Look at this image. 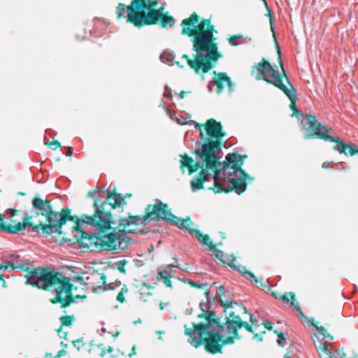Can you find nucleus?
<instances>
[{"instance_id":"obj_19","label":"nucleus","mask_w":358,"mask_h":358,"mask_svg":"<svg viewBox=\"0 0 358 358\" xmlns=\"http://www.w3.org/2000/svg\"><path fill=\"white\" fill-rule=\"evenodd\" d=\"M313 340L315 347L320 358L326 356L325 354L328 352V350L330 348H332V345L331 343H327V342L323 341L316 336L313 338Z\"/></svg>"},{"instance_id":"obj_28","label":"nucleus","mask_w":358,"mask_h":358,"mask_svg":"<svg viewBox=\"0 0 358 358\" xmlns=\"http://www.w3.org/2000/svg\"><path fill=\"white\" fill-rule=\"evenodd\" d=\"M220 303L222 306H224L226 309L227 308H233L234 306L233 304L236 305L240 308L241 310H243V313H246L247 310L245 306H239L236 302H233L232 301L227 300L226 301H223L222 300H220Z\"/></svg>"},{"instance_id":"obj_59","label":"nucleus","mask_w":358,"mask_h":358,"mask_svg":"<svg viewBox=\"0 0 358 358\" xmlns=\"http://www.w3.org/2000/svg\"><path fill=\"white\" fill-rule=\"evenodd\" d=\"M173 259L175 262H178V259H177V257H174L173 258Z\"/></svg>"},{"instance_id":"obj_3","label":"nucleus","mask_w":358,"mask_h":358,"mask_svg":"<svg viewBox=\"0 0 358 358\" xmlns=\"http://www.w3.org/2000/svg\"><path fill=\"white\" fill-rule=\"evenodd\" d=\"M32 210L27 212L33 221V231L46 235H58L63 241L80 242L83 245L87 234L83 231L78 217L71 215V209L63 208L60 212L53 210L52 200L35 196L31 201Z\"/></svg>"},{"instance_id":"obj_34","label":"nucleus","mask_w":358,"mask_h":358,"mask_svg":"<svg viewBox=\"0 0 358 358\" xmlns=\"http://www.w3.org/2000/svg\"><path fill=\"white\" fill-rule=\"evenodd\" d=\"M225 261L223 263L227 264L229 266H232L236 262V257L234 255H225Z\"/></svg>"},{"instance_id":"obj_21","label":"nucleus","mask_w":358,"mask_h":358,"mask_svg":"<svg viewBox=\"0 0 358 358\" xmlns=\"http://www.w3.org/2000/svg\"><path fill=\"white\" fill-rule=\"evenodd\" d=\"M189 232L191 234H194L199 241L203 245H207L209 250H214L215 248V245H214L212 242L209 241V236L207 234L203 235L199 230L194 229H189Z\"/></svg>"},{"instance_id":"obj_56","label":"nucleus","mask_w":358,"mask_h":358,"mask_svg":"<svg viewBox=\"0 0 358 358\" xmlns=\"http://www.w3.org/2000/svg\"><path fill=\"white\" fill-rule=\"evenodd\" d=\"M208 295H209V292H208V290H206V291L205 292V296H206V298H208Z\"/></svg>"},{"instance_id":"obj_25","label":"nucleus","mask_w":358,"mask_h":358,"mask_svg":"<svg viewBox=\"0 0 358 358\" xmlns=\"http://www.w3.org/2000/svg\"><path fill=\"white\" fill-rule=\"evenodd\" d=\"M167 272L166 271H159L156 275V279L159 280H162L164 283L167 287H172V282L171 278L172 276L166 275Z\"/></svg>"},{"instance_id":"obj_11","label":"nucleus","mask_w":358,"mask_h":358,"mask_svg":"<svg viewBox=\"0 0 358 358\" xmlns=\"http://www.w3.org/2000/svg\"><path fill=\"white\" fill-rule=\"evenodd\" d=\"M184 334L187 337V342L194 348H198L203 343L209 329L203 323L191 322V325H184Z\"/></svg>"},{"instance_id":"obj_44","label":"nucleus","mask_w":358,"mask_h":358,"mask_svg":"<svg viewBox=\"0 0 358 358\" xmlns=\"http://www.w3.org/2000/svg\"><path fill=\"white\" fill-rule=\"evenodd\" d=\"M264 2H265V4L266 6V8L268 9V15L269 16V18H270V23L272 24V22L273 21V16L272 12L271 10V9H269V8L268 7V5H267V3L266 2V0H264Z\"/></svg>"},{"instance_id":"obj_60","label":"nucleus","mask_w":358,"mask_h":358,"mask_svg":"<svg viewBox=\"0 0 358 358\" xmlns=\"http://www.w3.org/2000/svg\"><path fill=\"white\" fill-rule=\"evenodd\" d=\"M164 96H165V97H169V94H166V93H165V94H164Z\"/></svg>"},{"instance_id":"obj_14","label":"nucleus","mask_w":358,"mask_h":358,"mask_svg":"<svg viewBox=\"0 0 358 358\" xmlns=\"http://www.w3.org/2000/svg\"><path fill=\"white\" fill-rule=\"evenodd\" d=\"M17 210L15 209H10V212L11 214V216L9 219V222L7 223L3 220V224L6 227L10 226V227L15 228L16 227H18L17 229H15L13 231H6L8 234H15L19 233L20 231H22L26 229L27 227H30L31 229L33 230V221H31V218L29 217L27 212L24 213V215L22 218V222H18L16 219H14V217L17 213Z\"/></svg>"},{"instance_id":"obj_45","label":"nucleus","mask_w":358,"mask_h":358,"mask_svg":"<svg viewBox=\"0 0 358 358\" xmlns=\"http://www.w3.org/2000/svg\"><path fill=\"white\" fill-rule=\"evenodd\" d=\"M218 289H219V296H220V297L223 296L224 295V294H225L224 287L223 285H220Z\"/></svg>"},{"instance_id":"obj_22","label":"nucleus","mask_w":358,"mask_h":358,"mask_svg":"<svg viewBox=\"0 0 358 358\" xmlns=\"http://www.w3.org/2000/svg\"><path fill=\"white\" fill-rule=\"evenodd\" d=\"M97 348L100 350L99 355L101 357H103L106 355V353L110 354V357L113 358L117 357L119 355H121L122 356L125 355L124 352H121L120 350H118L115 354H112L114 351L113 348L111 346H106L104 343H99L97 345Z\"/></svg>"},{"instance_id":"obj_7","label":"nucleus","mask_w":358,"mask_h":358,"mask_svg":"<svg viewBox=\"0 0 358 358\" xmlns=\"http://www.w3.org/2000/svg\"><path fill=\"white\" fill-rule=\"evenodd\" d=\"M151 220L169 222L181 229H187L189 231V229H191L189 226L192 222L189 217L182 219L174 215L167 203L157 201L155 204L147 205L143 216H135L124 220V229H126L129 232H140L142 234L145 232L140 227Z\"/></svg>"},{"instance_id":"obj_52","label":"nucleus","mask_w":358,"mask_h":358,"mask_svg":"<svg viewBox=\"0 0 358 358\" xmlns=\"http://www.w3.org/2000/svg\"><path fill=\"white\" fill-rule=\"evenodd\" d=\"M196 73H199V71L201 70L203 73L208 72L211 69H194Z\"/></svg>"},{"instance_id":"obj_12","label":"nucleus","mask_w":358,"mask_h":358,"mask_svg":"<svg viewBox=\"0 0 358 358\" xmlns=\"http://www.w3.org/2000/svg\"><path fill=\"white\" fill-rule=\"evenodd\" d=\"M106 276L103 273H99L98 271L94 270L88 273L83 284L97 294L106 290L107 287L110 289H114L115 287L111 284L106 285Z\"/></svg>"},{"instance_id":"obj_20","label":"nucleus","mask_w":358,"mask_h":358,"mask_svg":"<svg viewBox=\"0 0 358 358\" xmlns=\"http://www.w3.org/2000/svg\"><path fill=\"white\" fill-rule=\"evenodd\" d=\"M279 299L283 301L284 302H289L292 306L294 307V308L297 310L299 314L303 317V313L301 306H299V303L295 299V294L293 292H285V294L279 296Z\"/></svg>"},{"instance_id":"obj_18","label":"nucleus","mask_w":358,"mask_h":358,"mask_svg":"<svg viewBox=\"0 0 358 358\" xmlns=\"http://www.w3.org/2000/svg\"><path fill=\"white\" fill-rule=\"evenodd\" d=\"M229 323L230 320L227 317V321L225 322V327L227 328V331L229 336L228 337L224 338V336L222 335V343H223V347L225 345L234 343L235 339L239 338L238 332L236 331V329L233 325L231 327L229 325Z\"/></svg>"},{"instance_id":"obj_40","label":"nucleus","mask_w":358,"mask_h":358,"mask_svg":"<svg viewBox=\"0 0 358 358\" xmlns=\"http://www.w3.org/2000/svg\"><path fill=\"white\" fill-rule=\"evenodd\" d=\"M15 268H16V266H15L14 264H11V263H6V264H0V271L1 269H8V268L14 269Z\"/></svg>"},{"instance_id":"obj_6","label":"nucleus","mask_w":358,"mask_h":358,"mask_svg":"<svg viewBox=\"0 0 358 358\" xmlns=\"http://www.w3.org/2000/svg\"><path fill=\"white\" fill-rule=\"evenodd\" d=\"M159 0H131L129 6L119 3L116 8L117 18H125L136 27L155 24L159 18L163 27L173 26L174 18L164 15Z\"/></svg>"},{"instance_id":"obj_17","label":"nucleus","mask_w":358,"mask_h":358,"mask_svg":"<svg viewBox=\"0 0 358 358\" xmlns=\"http://www.w3.org/2000/svg\"><path fill=\"white\" fill-rule=\"evenodd\" d=\"M227 317L230 320L229 325L231 327L233 325L237 331H238V329L243 327L250 333L254 332L252 327L254 324V320L252 318V315H250V323H247L246 322L243 321L241 317L239 315H236L234 311H230L229 313V316Z\"/></svg>"},{"instance_id":"obj_4","label":"nucleus","mask_w":358,"mask_h":358,"mask_svg":"<svg viewBox=\"0 0 358 358\" xmlns=\"http://www.w3.org/2000/svg\"><path fill=\"white\" fill-rule=\"evenodd\" d=\"M181 26L182 34L194 36V48L196 56L191 59L187 55H183L189 66L212 67L221 55L217 52L216 45L212 43L214 26L210 20L202 19L199 22V15L194 13L182 21Z\"/></svg>"},{"instance_id":"obj_43","label":"nucleus","mask_w":358,"mask_h":358,"mask_svg":"<svg viewBox=\"0 0 358 358\" xmlns=\"http://www.w3.org/2000/svg\"><path fill=\"white\" fill-rule=\"evenodd\" d=\"M143 286L146 287L147 288V291L146 292H141V294H145L146 296H150L152 295V292H150V289L152 288V287L149 285H146V284H143Z\"/></svg>"},{"instance_id":"obj_36","label":"nucleus","mask_w":358,"mask_h":358,"mask_svg":"<svg viewBox=\"0 0 358 358\" xmlns=\"http://www.w3.org/2000/svg\"><path fill=\"white\" fill-rule=\"evenodd\" d=\"M276 45H277L276 57H277V59L278 61V64H279L280 67L282 68L284 66H283V62H282V55H281V52H280V46H279V44L278 43H276Z\"/></svg>"},{"instance_id":"obj_30","label":"nucleus","mask_w":358,"mask_h":358,"mask_svg":"<svg viewBox=\"0 0 358 358\" xmlns=\"http://www.w3.org/2000/svg\"><path fill=\"white\" fill-rule=\"evenodd\" d=\"M313 325L316 327L317 330L324 336V338L333 339V337L327 332V329L322 326H318V322H312Z\"/></svg>"},{"instance_id":"obj_47","label":"nucleus","mask_w":358,"mask_h":358,"mask_svg":"<svg viewBox=\"0 0 358 358\" xmlns=\"http://www.w3.org/2000/svg\"><path fill=\"white\" fill-rule=\"evenodd\" d=\"M349 154L351 155V156H353L356 154H358V148H351L350 150H349Z\"/></svg>"},{"instance_id":"obj_49","label":"nucleus","mask_w":358,"mask_h":358,"mask_svg":"<svg viewBox=\"0 0 358 358\" xmlns=\"http://www.w3.org/2000/svg\"><path fill=\"white\" fill-rule=\"evenodd\" d=\"M136 354V345H134L131 348V352L129 353L128 356L129 357H132L134 355Z\"/></svg>"},{"instance_id":"obj_33","label":"nucleus","mask_w":358,"mask_h":358,"mask_svg":"<svg viewBox=\"0 0 358 358\" xmlns=\"http://www.w3.org/2000/svg\"><path fill=\"white\" fill-rule=\"evenodd\" d=\"M212 250L213 251L214 255L217 259H219L222 262H224L225 261V259H224L225 255L222 250L217 249L216 247L215 248L214 250Z\"/></svg>"},{"instance_id":"obj_50","label":"nucleus","mask_w":358,"mask_h":358,"mask_svg":"<svg viewBox=\"0 0 358 358\" xmlns=\"http://www.w3.org/2000/svg\"><path fill=\"white\" fill-rule=\"evenodd\" d=\"M253 339H256L258 341H262V336L261 334H255L252 337Z\"/></svg>"},{"instance_id":"obj_9","label":"nucleus","mask_w":358,"mask_h":358,"mask_svg":"<svg viewBox=\"0 0 358 358\" xmlns=\"http://www.w3.org/2000/svg\"><path fill=\"white\" fill-rule=\"evenodd\" d=\"M303 129L309 131V134H304L305 139L317 138L322 139L325 141L334 142L336 145L334 150L338 151L340 154L346 155V150L348 151L351 148H356L354 145L345 144L338 137H334L328 134V129L326 126L322 125L315 115L307 114L305 117L303 122Z\"/></svg>"},{"instance_id":"obj_10","label":"nucleus","mask_w":358,"mask_h":358,"mask_svg":"<svg viewBox=\"0 0 358 358\" xmlns=\"http://www.w3.org/2000/svg\"><path fill=\"white\" fill-rule=\"evenodd\" d=\"M180 157L182 158L180 163V169L182 172H184L185 169L187 168L189 174L191 175L199 169H201L195 179L192 180L191 186L194 189H203V182L208 179V170H209L205 166L204 162H203V164H201L200 161H197L194 163V159L187 155H180Z\"/></svg>"},{"instance_id":"obj_61","label":"nucleus","mask_w":358,"mask_h":358,"mask_svg":"<svg viewBox=\"0 0 358 358\" xmlns=\"http://www.w3.org/2000/svg\"><path fill=\"white\" fill-rule=\"evenodd\" d=\"M285 358H289V357H288L287 355H285Z\"/></svg>"},{"instance_id":"obj_8","label":"nucleus","mask_w":358,"mask_h":358,"mask_svg":"<svg viewBox=\"0 0 358 358\" xmlns=\"http://www.w3.org/2000/svg\"><path fill=\"white\" fill-rule=\"evenodd\" d=\"M257 80H264L280 89L290 100L289 108L293 115L299 113L296 108L297 94L286 75L285 69H257Z\"/></svg>"},{"instance_id":"obj_5","label":"nucleus","mask_w":358,"mask_h":358,"mask_svg":"<svg viewBox=\"0 0 358 358\" xmlns=\"http://www.w3.org/2000/svg\"><path fill=\"white\" fill-rule=\"evenodd\" d=\"M26 283L45 291L55 287V296L50 299L53 304L60 303L66 308L76 301V299H86V295H72V284L69 278L49 268L38 267L27 272Z\"/></svg>"},{"instance_id":"obj_13","label":"nucleus","mask_w":358,"mask_h":358,"mask_svg":"<svg viewBox=\"0 0 358 358\" xmlns=\"http://www.w3.org/2000/svg\"><path fill=\"white\" fill-rule=\"evenodd\" d=\"M202 345H204L206 351L208 353L213 355L221 353L223 348L222 334L210 329Z\"/></svg>"},{"instance_id":"obj_29","label":"nucleus","mask_w":358,"mask_h":358,"mask_svg":"<svg viewBox=\"0 0 358 358\" xmlns=\"http://www.w3.org/2000/svg\"><path fill=\"white\" fill-rule=\"evenodd\" d=\"M5 220V215L2 213H0V231H13L17 229L18 227L15 228L10 227V226L6 227L3 224V220Z\"/></svg>"},{"instance_id":"obj_32","label":"nucleus","mask_w":358,"mask_h":358,"mask_svg":"<svg viewBox=\"0 0 358 358\" xmlns=\"http://www.w3.org/2000/svg\"><path fill=\"white\" fill-rule=\"evenodd\" d=\"M73 346L77 348L78 350H80L81 349L84 348L85 346V343H84L83 338H78L76 341H73L72 342Z\"/></svg>"},{"instance_id":"obj_27","label":"nucleus","mask_w":358,"mask_h":358,"mask_svg":"<svg viewBox=\"0 0 358 358\" xmlns=\"http://www.w3.org/2000/svg\"><path fill=\"white\" fill-rule=\"evenodd\" d=\"M118 287H120V285H119ZM128 292L129 289L127 288V285H122L116 296V300L120 303H123L125 301L124 294H127Z\"/></svg>"},{"instance_id":"obj_38","label":"nucleus","mask_w":358,"mask_h":358,"mask_svg":"<svg viewBox=\"0 0 358 358\" xmlns=\"http://www.w3.org/2000/svg\"><path fill=\"white\" fill-rule=\"evenodd\" d=\"M273 332H274V333L278 336V344H279L280 346L283 347V346H284V345H283V344H282V340H285V336H284V334H283L282 331H278V330H274V331H273Z\"/></svg>"},{"instance_id":"obj_39","label":"nucleus","mask_w":358,"mask_h":358,"mask_svg":"<svg viewBox=\"0 0 358 358\" xmlns=\"http://www.w3.org/2000/svg\"><path fill=\"white\" fill-rule=\"evenodd\" d=\"M127 261L125 259L122 260V261H120L118 264H117V269L118 271L122 273H126V269H125V264H127Z\"/></svg>"},{"instance_id":"obj_15","label":"nucleus","mask_w":358,"mask_h":358,"mask_svg":"<svg viewBox=\"0 0 358 358\" xmlns=\"http://www.w3.org/2000/svg\"><path fill=\"white\" fill-rule=\"evenodd\" d=\"M200 308L201 312L198 315V317L205 319L206 322H203V324L209 329L212 325H215L223 331L224 326L221 324L220 319L215 315L213 310H208V303H201Z\"/></svg>"},{"instance_id":"obj_42","label":"nucleus","mask_w":358,"mask_h":358,"mask_svg":"<svg viewBox=\"0 0 358 358\" xmlns=\"http://www.w3.org/2000/svg\"><path fill=\"white\" fill-rule=\"evenodd\" d=\"M100 191L99 188L98 187H96L94 189L90 191L87 193V197H92L94 194L99 193Z\"/></svg>"},{"instance_id":"obj_58","label":"nucleus","mask_w":358,"mask_h":358,"mask_svg":"<svg viewBox=\"0 0 358 358\" xmlns=\"http://www.w3.org/2000/svg\"><path fill=\"white\" fill-rule=\"evenodd\" d=\"M169 266H173V267L178 268V266H177V265H173V264H171Z\"/></svg>"},{"instance_id":"obj_16","label":"nucleus","mask_w":358,"mask_h":358,"mask_svg":"<svg viewBox=\"0 0 358 358\" xmlns=\"http://www.w3.org/2000/svg\"><path fill=\"white\" fill-rule=\"evenodd\" d=\"M213 78V83L217 87L216 92L217 94H220L225 86L228 87L229 92H231L236 86V84L233 83L231 78L224 72L215 73Z\"/></svg>"},{"instance_id":"obj_26","label":"nucleus","mask_w":358,"mask_h":358,"mask_svg":"<svg viewBox=\"0 0 358 358\" xmlns=\"http://www.w3.org/2000/svg\"><path fill=\"white\" fill-rule=\"evenodd\" d=\"M60 322H61V327L59 329L57 330L58 332L60 331L62 327H70L73 324V323L76 320V317L73 315H64L60 317L59 318Z\"/></svg>"},{"instance_id":"obj_57","label":"nucleus","mask_w":358,"mask_h":358,"mask_svg":"<svg viewBox=\"0 0 358 358\" xmlns=\"http://www.w3.org/2000/svg\"><path fill=\"white\" fill-rule=\"evenodd\" d=\"M327 166H328V164H327V163H326V162L323 163V164H322V167H323V168H327Z\"/></svg>"},{"instance_id":"obj_53","label":"nucleus","mask_w":358,"mask_h":358,"mask_svg":"<svg viewBox=\"0 0 358 358\" xmlns=\"http://www.w3.org/2000/svg\"><path fill=\"white\" fill-rule=\"evenodd\" d=\"M0 280L2 282V287H6V281L4 280L3 275L1 273H0Z\"/></svg>"},{"instance_id":"obj_31","label":"nucleus","mask_w":358,"mask_h":358,"mask_svg":"<svg viewBox=\"0 0 358 358\" xmlns=\"http://www.w3.org/2000/svg\"><path fill=\"white\" fill-rule=\"evenodd\" d=\"M229 43L231 45L236 46L243 43V36L236 35L231 37L229 40Z\"/></svg>"},{"instance_id":"obj_24","label":"nucleus","mask_w":358,"mask_h":358,"mask_svg":"<svg viewBox=\"0 0 358 358\" xmlns=\"http://www.w3.org/2000/svg\"><path fill=\"white\" fill-rule=\"evenodd\" d=\"M238 271L243 274L248 275L250 278L253 280L257 285L262 286L263 287H266V282H263L262 280H259L258 278L250 271H247L245 267L238 266Z\"/></svg>"},{"instance_id":"obj_55","label":"nucleus","mask_w":358,"mask_h":358,"mask_svg":"<svg viewBox=\"0 0 358 358\" xmlns=\"http://www.w3.org/2000/svg\"><path fill=\"white\" fill-rule=\"evenodd\" d=\"M185 93L186 92L185 91H181L180 92L179 96L181 99L184 98Z\"/></svg>"},{"instance_id":"obj_54","label":"nucleus","mask_w":358,"mask_h":358,"mask_svg":"<svg viewBox=\"0 0 358 358\" xmlns=\"http://www.w3.org/2000/svg\"><path fill=\"white\" fill-rule=\"evenodd\" d=\"M271 295L275 299H279V296H280V294H278L275 292H272Z\"/></svg>"},{"instance_id":"obj_51","label":"nucleus","mask_w":358,"mask_h":358,"mask_svg":"<svg viewBox=\"0 0 358 358\" xmlns=\"http://www.w3.org/2000/svg\"><path fill=\"white\" fill-rule=\"evenodd\" d=\"M66 155L69 157H71L73 155V148L71 147H68Z\"/></svg>"},{"instance_id":"obj_37","label":"nucleus","mask_w":358,"mask_h":358,"mask_svg":"<svg viewBox=\"0 0 358 358\" xmlns=\"http://www.w3.org/2000/svg\"><path fill=\"white\" fill-rule=\"evenodd\" d=\"M253 67H273L271 64L266 61V59H263L262 62H259L258 64H255Z\"/></svg>"},{"instance_id":"obj_41","label":"nucleus","mask_w":358,"mask_h":358,"mask_svg":"<svg viewBox=\"0 0 358 358\" xmlns=\"http://www.w3.org/2000/svg\"><path fill=\"white\" fill-rule=\"evenodd\" d=\"M189 284L192 286V287H196V288H204L206 287L207 285L206 284H199L196 282H193V281H189Z\"/></svg>"},{"instance_id":"obj_1","label":"nucleus","mask_w":358,"mask_h":358,"mask_svg":"<svg viewBox=\"0 0 358 358\" xmlns=\"http://www.w3.org/2000/svg\"><path fill=\"white\" fill-rule=\"evenodd\" d=\"M201 128L199 136L203 142L201 148L195 150L196 155L204 162L206 169L214 172L215 193H229L233 191L240 195L247 189L246 180L251 179L248 174L241 169L246 155L229 153L223 162H220L217 156L222 149V139L226 136L220 122L211 118L203 124L196 123L195 127Z\"/></svg>"},{"instance_id":"obj_23","label":"nucleus","mask_w":358,"mask_h":358,"mask_svg":"<svg viewBox=\"0 0 358 358\" xmlns=\"http://www.w3.org/2000/svg\"><path fill=\"white\" fill-rule=\"evenodd\" d=\"M175 59V55L173 52L169 51V50H164L160 55V60L164 64H167L169 66L174 65L173 60Z\"/></svg>"},{"instance_id":"obj_48","label":"nucleus","mask_w":358,"mask_h":358,"mask_svg":"<svg viewBox=\"0 0 358 358\" xmlns=\"http://www.w3.org/2000/svg\"><path fill=\"white\" fill-rule=\"evenodd\" d=\"M66 351L65 350H60L55 356V358H59L60 357L66 355Z\"/></svg>"},{"instance_id":"obj_35","label":"nucleus","mask_w":358,"mask_h":358,"mask_svg":"<svg viewBox=\"0 0 358 358\" xmlns=\"http://www.w3.org/2000/svg\"><path fill=\"white\" fill-rule=\"evenodd\" d=\"M45 145H48L49 148L52 150H56L57 148H61V143L57 141L54 140L48 143H45Z\"/></svg>"},{"instance_id":"obj_46","label":"nucleus","mask_w":358,"mask_h":358,"mask_svg":"<svg viewBox=\"0 0 358 358\" xmlns=\"http://www.w3.org/2000/svg\"><path fill=\"white\" fill-rule=\"evenodd\" d=\"M264 326L269 331L273 329V325L270 322H264Z\"/></svg>"},{"instance_id":"obj_2","label":"nucleus","mask_w":358,"mask_h":358,"mask_svg":"<svg viewBox=\"0 0 358 358\" xmlns=\"http://www.w3.org/2000/svg\"><path fill=\"white\" fill-rule=\"evenodd\" d=\"M124 202V199L120 194L114 191L108 192L106 200L99 204L97 198L94 199L93 215H82L80 221L85 224L96 227L99 230L96 234L85 236L83 248L99 250L117 251L127 249L131 239L126 236L127 234H138L140 232H129L124 229V220H129L136 215H129L120 218L116 224L115 220L112 216L110 210L120 207Z\"/></svg>"}]
</instances>
